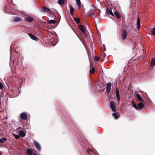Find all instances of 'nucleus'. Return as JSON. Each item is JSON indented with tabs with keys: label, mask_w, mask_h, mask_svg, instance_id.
<instances>
[{
	"label": "nucleus",
	"mask_w": 155,
	"mask_h": 155,
	"mask_svg": "<svg viewBox=\"0 0 155 155\" xmlns=\"http://www.w3.org/2000/svg\"><path fill=\"white\" fill-rule=\"evenodd\" d=\"M70 12L71 15H73L74 9L71 5H69Z\"/></svg>",
	"instance_id": "nucleus-13"
},
{
	"label": "nucleus",
	"mask_w": 155,
	"mask_h": 155,
	"mask_svg": "<svg viewBox=\"0 0 155 155\" xmlns=\"http://www.w3.org/2000/svg\"><path fill=\"white\" fill-rule=\"evenodd\" d=\"M21 118L24 120L26 119L27 118L26 114L24 113H21L20 115Z\"/></svg>",
	"instance_id": "nucleus-6"
},
{
	"label": "nucleus",
	"mask_w": 155,
	"mask_h": 155,
	"mask_svg": "<svg viewBox=\"0 0 155 155\" xmlns=\"http://www.w3.org/2000/svg\"><path fill=\"white\" fill-rule=\"evenodd\" d=\"M143 105L142 103H140L138 104V109H141L143 107Z\"/></svg>",
	"instance_id": "nucleus-20"
},
{
	"label": "nucleus",
	"mask_w": 155,
	"mask_h": 155,
	"mask_svg": "<svg viewBox=\"0 0 155 155\" xmlns=\"http://www.w3.org/2000/svg\"><path fill=\"white\" fill-rule=\"evenodd\" d=\"M140 19L139 18H137V28L138 29H139L140 27Z\"/></svg>",
	"instance_id": "nucleus-14"
},
{
	"label": "nucleus",
	"mask_w": 155,
	"mask_h": 155,
	"mask_svg": "<svg viewBox=\"0 0 155 155\" xmlns=\"http://www.w3.org/2000/svg\"><path fill=\"white\" fill-rule=\"evenodd\" d=\"M34 143L36 147V148L39 150H41V147L40 145V144H39V143L37 142V141L34 140Z\"/></svg>",
	"instance_id": "nucleus-4"
},
{
	"label": "nucleus",
	"mask_w": 155,
	"mask_h": 155,
	"mask_svg": "<svg viewBox=\"0 0 155 155\" xmlns=\"http://www.w3.org/2000/svg\"><path fill=\"white\" fill-rule=\"evenodd\" d=\"M95 70L94 68L93 67L92 69H90V71L91 73H94L95 72Z\"/></svg>",
	"instance_id": "nucleus-29"
},
{
	"label": "nucleus",
	"mask_w": 155,
	"mask_h": 155,
	"mask_svg": "<svg viewBox=\"0 0 155 155\" xmlns=\"http://www.w3.org/2000/svg\"><path fill=\"white\" fill-rule=\"evenodd\" d=\"M58 3L60 5H62L64 3V0H58Z\"/></svg>",
	"instance_id": "nucleus-26"
},
{
	"label": "nucleus",
	"mask_w": 155,
	"mask_h": 155,
	"mask_svg": "<svg viewBox=\"0 0 155 155\" xmlns=\"http://www.w3.org/2000/svg\"><path fill=\"white\" fill-rule=\"evenodd\" d=\"M25 21L29 22H31L34 20L32 17L28 15H25Z\"/></svg>",
	"instance_id": "nucleus-1"
},
{
	"label": "nucleus",
	"mask_w": 155,
	"mask_h": 155,
	"mask_svg": "<svg viewBox=\"0 0 155 155\" xmlns=\"http://www.w3.org/2000/svg\"><path fill=\"white\" fill-rule=\"evenodd\" d=\"M127 33L125 30H123L122 31V36L123 38L125 40L127 37Z\"/></svg>",
	"instance_id": "nucleus-10"
},
{
	"label": "nucleus",
	"mask_w": 155,
	"mask_h": 155,
	"mask_svg": "<svg viewBox=\"0 0 155 155\" xmlns=\"http://www.w3.org/2000/svg\"><path fill=\"white\" fill-rule=\"evenodd\" d=\"M116 94L117 99V100L119 102L120 100V94L119 91L117 88L116 89Z\"/></svg>",
	"instance_id": "nucleus-5"
},
{
	"label": "nucleus",
	"mask_w": 155,
	"mask_h": 155,
	"mask_svg": "<svg viewBox=\"0 0 155 155\" xmlns=\"http://www.w3.org/2000/svg\"><path fill=\"white\" fill-rule=\"evenodd\" d=\"M79 28L86 35L85 28L84 26L83 25H80L79 26Z\"/></svg>",
	"instance_id": "nucleus-8"
},
{
	"label": "nucleus",
	"mask_w": 155,
	"mask_h": 155,
	"mask_svg": "<svg viewBox=\"0 0 155 155\" xmlns=\"http://www.w3.org/2000/svg\"><path fill=\"white\" fill-rule=\"evenodd\" d=\"M19 135L21 137H24L25 135V134L23 131H20L19 132Z\"/></svg>",
	"instance_id": "nucleus-11"
},
{
	"label": "nucleus",
	"mask_w": 155,
	"mask_h": 155,
	"mask_svg": "<svg viewBox=\"0 0 155 155\" xmlns=\"http://www.w3.org/2000/svg\"><path fill=\"white\" fill-rule=\"evenodd\" d=\"M155 65V59L154 58H153L152 59L151 63V66L152 67H153Z\"/></svg>",
	"instance_id": "nucleus-18"
},
{
	"label": "nucleus",
	"mask_w": 155,
	"mask_h": 155,
	"mask_svg": "<svg viewBox=\"0 0 155 155\" xmlns=\"http://www.w3.org/2000/svg\"><path fill=\"white\" fill-rule=\"evenodd\" d=\"M6 140V139L5 137H3L2 138H0V143H3Z\"/></svg>",
	"instance_id": "nucleus-21"
},
{
	"label": "nucleus",
	"mask_w": 155,
	"mask_h": 155,
	"mask_svg": "<svg viewBox=\"0 0 155 155\" xmlns=\"http://www.w3.org/2000/svg\"><path fill=\"white\" fill-rule=\"evenodd\" d=\"M92 10H95L96 8L94 6H92Z\"/></svg>",
	"instance_id": "nucleus-33"
},
{
	"label": "nucleus",
	"mask_w": 155,
	"mask_h": 155,
	"mask_svg": "<svg viewBox=\"0 0 155 155\" xmlns=\"http://www.w3.org/2000/svg\"><path fill=\"white\" fill-rule=\"evenodd\" d=\"M77 5L79 8L81 6V2L80 0H76Z\"/></svg>",
	"instance_id": "nucleus-19"
},
{
	"label": "nucleus",
	"mask_w": 155,
	"mask_h": 155,
	"mask_svg": "<svg viewBox=\"0 0 155 155\" xmlns=\"http://www.w3.org/2000/svg\"><path fill=\"white\" fill-rule=\"evenodd\" d=\"M3 88V85L2 83H0V88L2 89Z\"/></svg>",
	"instance_id": "nucleus-32"
},
{
	"label": "nucleus",
	"mask_w": 155,
	"mask_h": 155,
	"mask_svg": "<svg viewBox=\"0 0 155 155\" xmlns=\"http://www.w3.org/2000/svg\"><path fill=\"white\" fill-rule=\"evenodd\" d=\"M99 59H100L98 57L96 56L94 58L95 61H98L99 60Z\"/></svg>",
	"instance_id": "nucleus-31"
},
{
	"label": "nucleus",
	"mask_w": 155,
	"mask_h": 155,
	"mask_svg": "<svg viewBox=\"0 0 155 155\" xmlns=\"http://www.w3.org/2000/svg\"><path fill=\"white\" fill-rule=\"evenodd\" d=\"M107 11L108 13L110 14V15L113 16H114V14L112 12L111 9V8H107Z\"/></svg>",
	"instance_id": "nucleus-15"
},
{
	"label": "nucleus",
	"mask_w": 155,
	"mask_h": 155,
	"mask_svg": "<svg viewBox=\"0 0 155 155\" xmlns=\"http://www.w3.org/2000/svg\"><path fill=\"white\" fill-rule=\"evenodd\" d=\"M74 20L77 23H79L80 21V19L78 18H75L74 19Z\"/></svg>",
	"instance_id": "nucleus-25"
},
{
	"label": "nucleus",
	"mask_w": 155,
	"mask_h": 155,
	"mask_svg": "<svg viewBox=\"0 0 155 155\" xmlns=\"http://www.w3.org/2000/svg\"><path fill=\"white\" fill-rule=\"evenodd\" d=\"M115 104V103L113 101L111 102L110 103V107L111 108L112 111H116V108Z\"/></svg>",
	"instance_id": "nucleus-2"
},
{
	"label": "nucleus",
	"mask_w": 155,
	"mask_h": 155,
	"mask_svg": "<svg viewBox=\"0 0 155 155\" xmlns=\"http://www.w3.org/2000/svg\"><path fill=\"white\" fill-rule=\"evenodd\" d=\"M112 115L116 118H117L120 116V114L118 113H113Z\"/></svg>",
	"instance_id": "nucleus-16"
},
{
	"label": "nucleus",
	"mask_w": 155,
	"mask_h": 155,
	"mask_svg": "<svg viewBox=\"0 0 155 155\" xmlns=\"http://www.w3.org/2000/svg\"><path fill=\"white\" fill-rule=\"evenodd\" d=\"M43 12H50L51 10L47 8H45L43 10Z\"/></svg>",
	"instance_id": "nucleus-24"
},
{
	"label": "nucleus",
	"mask_w": 155,
	"mask_h": 155,
	"mask_svg": "<svg viewBox=\"0 0 155 155\" xmlns=\"http://www.w3.org/2000/svg\"><path fill=\"white\" fill-rule=\"evenodd\" d=\"M26 152L28 155H32V151L30 149H26Z\"/></svg>",
	"instance_id": "nucleus-12"
},
{
	"label": "nucleus",
	"mask_w": 155,
	"mask_h": 155,
	"mask_svg": "<svg viewBox=\"0 0 155 155\" xmlns=\"http://www.w3.org/2000/svg\"><path fill=\"white\" fill-rule=\"evenodd\" d=\"M132 105L135 109H136L137 110H138V108L136 104H135V103L134 102H132Z\"/></svg>",
	"instance_id": "nucleus-28"
},
{
	"label": "nucleus",
	"mask_w": 155,
	"mask_h": 155,
	"mask_svg": "<svg viewBox=\"0 0 155 155\" xmlns=\"http://www.w3.org/2000/svg\"><path fill=\"white\" fill-rule=\"evenodd\" d=\"M33 155H37L36 153H34L33 154Z\"/></svg>",
	"instance_id": "nucleus-35"
},
{
	"label": "nucleus",
	"mask_w": 155,
	"mask_h": 155,
	"mask_svg": "<svg viewBox=\"0 0 155 155\" xmlns=\"http://www.w3.org/2000/svg\"><path fill=\"white\" fill-rule=\"evenodd\" d=\"M56 22V21L54 20H50L48 21V24H54Z\"/></svg>",
	"instance_id": "nucleus-23"
},
{
	"label": "nucleus",
	"mask_w": 155,
	"mask_h": 155,
	"mask_svg": "<svg viewBox=\"0 0 155 155\" xmlns=\"http://www.w3.org/2000/svg\"><path fill=\"white\" fill-rule=\"evenodd\" d=\"M152 33L153 35H155V27L153 28L152 31Z\"/></svg>",
	"instance_id": "nucleus-30"
},
{
	"label": "nucleus",
	"mask_w": 155,
	"mask_h": 155,
	"mask_svg": "<svg viewBox=\"0 0 155 155\" xmlns=\"http://www.w3.org/2000/svg\"><path fill=\"white\" fill-rule=\"evenodd\" d=\"M114 14L115 15L116 17L117 18H120V17L117 11H115L114 12Z\"/></svg>",
	"instance_id": "nucleus-22"
},
{
	"label": "nucleus",
	"mask_w": 155,
	"mask_h": 155,
	"mask_svg": "<svg viewBox=\"0 0 155 155\" xmlns=\"http://www.w3.org/2000/svg\"><path fill=\"white\" fill-rule=\"evenodd\" d=\"M13 136L14 137L15 139H18L19 138V135H16L14 134H12Z\"/></svg>",
	"instance_id": "nucleus-27"
},
{
	"label": "nucleus",
	"mask_w": 155,
	"mask_h": 155,
	"mask_svg": "<svg viewBox=\"0 0 155 155\" xmlns=\"http://www.w3.org/2000/svg\"><path fill=\"white\" fill-rule=\"evenodd\" d=\"M28 35L30 38L33 40L37 41L38 40V38L36 37L35 36L32 35L31 34H29Z\"/></svg>",
	"instance_id": "nucleus-7"
},
{
	"label": "nucleus",
	"mask_w": 155,
	"mask_h": 155,
	"mask_svg": "<svg viewBox=\"0 0 155 155\" xmlns=\"http://www.w3.org/2000/svg\"><path fill=\"white\" fill-rule=\"evenodd\" d=\"M111 84L110 82H108L107 84L106 87V92L107 93H109L111 89Z\"/></svg>",
	"instance_id": "nucleus-3"
},
{
	"label": "nucleus",
	"mask_w": 155,
	"mask_h": 155,
	"mask_svg": "<svg viewBox=\"0 0 155 155\" xmlns=\"http://www.w3.org/2000/svg\"><path fill=\"white\" fill-rule=\"evenodd\" d=\"M136 95L137 97V99L138 100H139L140 101H143V100L141 97L140 95L139 94H138V93H136Z\"/></svg>",
	"instance_id": "nucleus-17"
},
{
	"label": "nucleus",
	"mask_w": 155,
	"mask_h": 155,
	"mask_svg": "<svg viewBox=\"0 0 155 155\" xmlns=\"http://www.w3.org/2000/svg\"><path fill=\"white\" fill-rule=\"evenodd\" d=\"M54 40V38H52L51 40V41L52 42Z\"/></svg>",
	"instance_id": "nucleus-34"
},
{
	"label": "nucleus",
	"mask_w": 155,
	"mask_h": 155,
	"mask_svg": "<svg viewBox=\"0 0 155 155\" xmlns=\"http://www.w3.org/2000/svg\"><path fill=\"white\" fill-rule=\"evenodd\" d=\"M22 21V19L19 17H15L14 18L13 21L14 22H19Z\"/></svg>",
	"instance_id": "nucleus-9"
}]
</instances>
